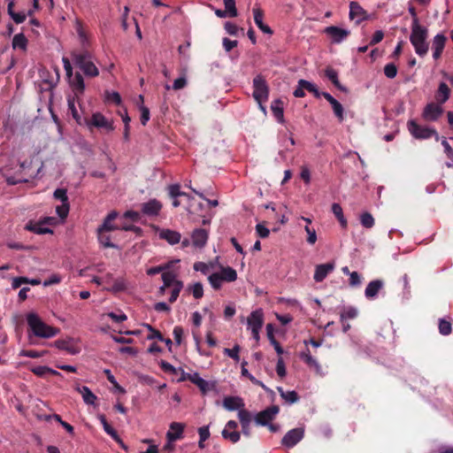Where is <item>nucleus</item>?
Returning <instances> with one entry per match:
<instances>
[{
    "mask_svg": "<svg viewBox=\"0 0 453 453\" xmlns=\"http://www.w3.org/2000/svg\"><path fill=\"white\" fill-rule=\"evenodd\" d=\"M185 426L181 423L173 422L170 425V430L166 434L169 441H174L182 438Z\"/></svg>",
    "mask_w": 453,
    "mask_h": 453,
    "instance_id": "obj_23",
    "label": "nucleus"
},
{
    "mask_svg": "<svg viewBox=\"0 0 453 453\" xmlns=\"http://www.w3.org/2000/svg\"><path fill=\"white\" fill-rule=\"evenodd\" d=\"M189 289L196 299H200L203 297V284L201 282H196L193 286H190Z\"/></svg>",
    "mask_w": 453,
    "mask_h": 453,
    "instance_id": "obj_47",
    "label": "nucleus"
},
{
    "mask_svg": "<svg viewBox=\"0 0 453 453\" xmlns=\"http://www.w3.org/2000/svg\"><path fill=\"white\" fill-rule=\"evenodd\" d=\"M238 418L242 426V431L244 435L250 436V423L252 419L251 413L246 410L242 409L238 411Z\"/></svg>",
    "mask_w": 453,
    "mask_h": 453,
    "instance_id": "obj_18",
    "label": "nucleus"
},
{
    "mask_svg": "<svg viewBox=\"0 0 453 453\" xmlns=\"http://www.w3.org/2000/svg\"><path fill=\"white\" fill-rule=\"evenodd\" d=\"M225 29L226 31L230 35H237V32L239 30L238 27L230 22V21H227L225 23Z\"/></svg>",
    "mask_w": 453,
    "mask_h": 453,
    "instance_id": "obj_64",
    "label": "nucleus"
},
{
    "mask_svg": "<svg viewBox=\"0 0 453 453\" xmlns=\"http://www.w3.org/2000/svg\"><path fill=\"white\" fill-rule=\"evenodd\" d=\"M182 288H183V282L177 281L175 283V286L172 288V291H171V296L169 298V302L171 303H174L177 300Z\"/></svg>",
    "mask_w": 453,
    "mask_h": 453,
    "instance_id": "obj_45",
    "label": "nucleus"
},
{
    "mask_svg": "<svg viewBox=\"0 0 453 453\" xmlns=\"http://www.w3.org/2000/svg\"><path fill=\"white\" fill-rule=\"evenodd\" d=\"M276 372L280 378H284L286 376V366L282 357H279L277 360Z\"/></svg>",
    "mask_w": 453,
    "mask_h": 453,
    "instance_id": "obj_52",
    "label": "nucleus"
},
{
    "mask_svg": "<svg viewBox=\"0 0 453 453\" xmlns=\"http://www.w3.org/2000/svg\"><path fill=\"white\" fill-rule=\"evenodd\" d=\"M118 217L117 211H113L110 212L104 219L103 224L97 228L101 231L111 232L117 229H120L118 226L112 224V221Z\"/></svg>",
    "mask_w": 453,
    "mask_h": 453,
    "instance_id": "obj_27",
    "label": "nucleus"
},
{
    "mask_svg": "<svg viewBox=\"0 0 453 453\" xmlns=\"http://www.w3.org/2000/svg\"><path fill=\"white\" fill-rule=\"evenodd\" d=\"M253 98L256 102L267 101L269 97V86L262 74L253 79Z\"/></svg>",
    "mask_w": 453,
    "mask_h": 453,
    "instance_id": "obj_4",
    "label": "nucleus"
},
{
    "mask_svg": "<svg viewBox=\"0 0 453 453\" xmlns=\"http://www.w3.org/2000/svg\"><path fill=\"white\" fill-rule=\"evenodd\" d=\"M384 287L382 280H374L368 283L365 290V296L367 299L372 300L377 297L379 292Z\"/></svg>",
    "mask_w": 453,
    "mask_h": 453,
    "instance_id": "obj_17",
    "label": "nucleus"
},
{
    "mask_svg": "<svg viewBox=\"0 0 453 453\" xmlns=\"http://www.w3.org/2000/svg\"><path fill=\"white\" fill-rule=\"evenodd\" d=\"M10 17L16 24L23 23L27 19V14L24 12L11 13Z\"/></svg>",
    "mask_w": 453,
    "mask_h": 453,
    "instance_id": "obj_57",
    "label": "nucleus"
},
{
    "mask_svg": "<svg viewBox=\"0 0 453 453\" xmlns=\"http://www.w3.org/2000/svg\"><path fill=\"white\" fill-rule=\"evenodd\" d=\"M448 38L443 34H437L432 40L433 58L438 60L441 58L444 50Z\"/></svg>",
    "mask_w": 453,
    "mask_h": 453,
    "instance_id": "obj_11",
    "label": "nucleus"
},
{
    "mask_svg": "<svg viewBox=\"0 0 453 453\" xmlns=\"http://www.w3.org/2000/svg\"><path fill=\"white\" fill-rule=\"evenodd\" d=\"M323 97L332 105L334 113L336 116V118L340 121H342L344 119V110L342 105L327 92L323 93Z\"/></svg>",
    "mask_w": 453,
    "mask_h": 453,
    "instance_id": "obj_22",
    "label": "nucleus"
},
{
    "mask_svg": "<svg viewBox=\"0 0 453 453\" xmlns=\"http://www.w3.org/2000/svg\"><path fill=\"white\" fill-rule=\"evenodd\" d=\"M450 96V88L445 82L439 84L438 89L435 92V99L439 105L446 103Z\"/></svg>",
    "mask_w": 453,
    "mask_h": 453,
    "instance_id": "obj_25",
    "label": "nucleus"
},
{
    "mask_svg": "<svg viewBox=\"0 0 453 453\" xmlns=\"http://www.w3.org/2000/svg\"><path fill=\"white\" fill-rule=\"evenodd\" d=\"M27 39L24 35L23 33L17 34L13 36L12 39V48L15 49H20L22 50H26L27 47Z\"/></svg>",
    "mask_w": 453,
    "mask_h": 453,
    "instance_id": "obj_34",
    "label": "nucleus"
},
{
    "mask_svg": "<svg viewBox=\"0 0 453 453\" xmlns=\"http://www.w3.org/2000/svg\"><path fill=\"white\" fill-rule=\"evenodd\" d=\"M162 280H163V285H165V287H172L173 288L175 286V283L177 281H180L179 280H176V275L173 273V272H164L162 273Z\"/></svg>",
    "mask_w": 453,
    "mask_h": 453,
    "instance_id": "obj_38",
    "label": "nucleus"
},
{
    "mask_svg": "<svg viewBox=\"0 0 453 453\" xmlns=\"http://www.w3.org/2000/svg\"><path fill=\"white\" fill-rule=\"evenodd\" d=\"M304 229L308 234L307 242L310 244H314L317 241L316 231L313 228H311L308 225L304 227Z\"/></svg>",
    "mask_w": 453,
    "mask_h": 453,
    "instance_id": "obj_60",
    "label": "nucleus"
},
{
    "mask_svg": "<svg viewBox=\"0 0 453 453\" xmlns=\"http://www.w3.org/2000/svg\"><path fill=\"white\" fill-rule=\"evenodd\" d=\"M410 42L418 56L424 58L429 50L428 29L421 25L411 26Z\"/></svg>",
    "mask_w": 453,
    "mask_h": 453,
    "instance_id": "obj_2",
    "label": "nucleus"
},
{
    "mask_svg": "<svg viewBox=\"0 0 453 453\" xmlns=\"http://www.w3.org/2000/svg\"><path fill=\"white\" fill-rule=\"evenodd\" d=\"M301 359L310 367L319 368V365L317 360L312 357L310 353V350L307 349L306 351H303L300 354Z\"/></svg>",
    "mask_w": 453,
    "mask_h": 453,
    "instance_id": "obj_39",
    "label": "nucleus"
},
{
    "mask_svg": "<svg viewBox=\"0 0 453 453\" xmlns=\"http://www.w3.org/2000/svg\"><path fill=\"white\" fill-rule=\"evenodd\" d=\"M219 273L220 274L222 280H224L226 282H233L237 279L236 271L230 266H222Z\"/></svg>",
    "mask_w": 453,
    "mask_h": 453,
    "instance_id": "obj_32",
    "label": "nucleus"
},
{
    "mask_svg": "<svg viewBox=\"0 0 453 453\" xmlns=\"http://www.w3.org/2000/svg\"><path fill=\"white\" fill-rule=\"evenodd\" d=\"M70 85L76 96L81 95L85 89V84L82 75L76 73L73 77L69 78Z\"/></svg>",
    "mask_w": 453,
    "mask_h": 453,
    "instance_id": "obj_24",
    "label": "nucleus"
},
{
    "mask_svg": "<svg viewBox=\"0 0 453 453\" xmlns=\"http://www.w3.org/2000/svg\"><path fill=\"white\" fill-rule=\"evenodd\" d=\"M408 129L416 139H428L434 136L435 140L438 141L440 138L434 128L420 126L415 120L408 122Z\"/></svg>",
    "mask_w": 453,
    "mask_h": 453,
    "instance_id": "obj_5",
    "label": "nucleus"
},
{
    "mask_svg": "<svg viewBox=\"0 0 453 453\" xmlns=\"http://www.w3.org/2000/svg\"><path fill=\"white\" fill-rule=\"evenodd\" d=\"M443 109L435 103L427 104L422 112V118L426 121H436L442 114Z\"/></svg>",
    "mask_w": 453,
    "mask_h": 453,
    "instance_id": "obj_10",
    "label": "nucleus"
},
{
    "mask_svg": "<svg viewBox=\"0 0 453 453\" xmlns=\"http://www.w3.org/2000/svg\"><path fill=\"white\" fill-rule=\"evenodd\" d=\"M280 408L277 405H272L265 410L258 412L255 416V422L259 426H267L274 419L275 416L279 413Z\"/></svg>",
    "mask_w": 453,
    "mask_h": 453,
    "instance_id": "obj_7",
    "label": "nucleus"
},
{
    "mask_svg": "<svg viewBox=\"0 0 453 453\" xmlns=\"http://www.w3.org/2000/svg\"><path fill=\"white\" fill-rule=\"evenodd\" d=\"M148 329L150 331V334L148 335L149 340L157 339L158 341H165L163 334L157 329L153 328L150 325H147Z\"/></svg>",
    "mask_w": 453,
    "mask_h": 453,
    "instance_id": "obj_53",
    "label": "nucleus"
},
{
    "mask_svg": "<svg viewBox=\"0 0 453 453\" xmlns=\"http://www.w3.org/2000/svg\"><path fill=\"white\" fill-rule=\"evenodd\" d=\"M325 33L331 37L333 42L340 43L349 36L350 32L335 26H330L325 28Z\"/></svg>",
    "mask_w": 453,
    "mask_h": 453,
    "instance_id": "obj_13",
    "label": "nucleus"
},
{
    "mask_svg": "<svg viewBox=\"0 0 453 453\" xmlns=\"http://www.w3.org/2000/svg\"><path fill=\"white\" fill-rule=\"evenodd\" d=\"M188 380L189 381L194 383L196 386H197L203 394H206L210 390L208 381H206L205 380L201 378L197 372L191 374V373H186L182 371V378L180 379V380Z\"/></svg>",
    "mask_w": 453,
    "mask_h": 453,
    "instance_id": "obj_15",
    "label": "nucleus"
},
{
    "mask_svg": "<svg viewBox=\"0 0 453 453\" xmlns=\"http://www.w3.org/2000/svg\"><path fill=\"white\" fill-rule=\"evenodd\" d=\"M77 33H78V35H79V38L81 40V43L82 46L81 49L88 48V37H87L86 33L83 30L81 25H79L77 27Z\"/></svg>",
    "mask_w": 453,
    "mask_h": 453,
    "instance_id": "obj_54",
    "label": "nucleus"
},
{
    "mask_svg": "<svg viewBox=\"0 0 453 453\" xmlns=\"http://www.w3.org/2000/svg\"><path fill=\"white\" fill-rule=\"evenodd\" d=\"M253 14H254V21L255 24L257 26V27L263 31L265 34H273V30L270 28L269 26L264 24L263 19H264V12L260 8H254L253 9Z\"/></svg>",
    "mask_w": 453,
    "mask_h": 453,
    "instance_id": "obj_26",
    "label": "nucleus"
},
{
    "mask_svg": "<svg viewBox=\"0 0 453 453\" xmlns=\"http://www.w3.org/2000/svg\"><path fill=\"white\" fill-rule=\"evenodd\" d=\"M162 208V204L156 199H151L142 204V211L148 216H157Z\"/></svg>",
    "mask_w": 453,
    "mask_h": 453,
    "instance_id": "obj_21",
    "label": "nucleus"
},
{
    "mask_svg": "<svg viewBox=\"0 0 453 453\" xmlns=\"http://www.w3.org/2000/svg\"><path fill=\"white\" fill-rule=\"evenodd\" d=\"M107 233L97 229L98 242L104 248H114L115 245L111 242V236Z\"/></svg>",
    "mask_w": 453,
    "mask_h": 453,
    "instance_id": "obj_37",
    "label": "nucleus"
},
{
    "mask_svg": "<svg viewBox=\"0 0 453 453\" xmlns=\"http://www.w3.org/2000/svg\"><path fill=\"white\" fill-rule=\"evenodd\" d=\"M303 428H293L284 435V437L281 440V444L287 448H293L303 438Z\"/></svg>",
    "mask_w": 453,
    "mask_h": 453,
    "instance_id": "obj_8",
    "label": "nucleus"
},
{
    "mask_svg": "<svg viewBox=\"0 0 453 453\" xmlns=\"http://www.w3.org/2000/svg\"><path fill=\"white\" fill-rule=\"evenodd\" d=\"M50 371V368L48 366L39 365L32 369V372L40 377H44L48 375V372Z\"/></svg>",
    "mask_w": 453,
    "mask_h": 453,
    "instance_id": "obj_62",
    "label": "nucleus"
},
{
    "mask_svg": "<svg viewBox=\"0 0 453 453\" xmlns=\"http://www.w3.org/2000/svg\"><path fill=\"white\" fill-rule=\"evenodd\" d=\"M74 65L79 67L86 76L96 77L98 68L92 62V53L88 48L73 50L71 54Z\"/></svg>",
    "mask_w": 453,
    "mask_h": 453,
    "instance_id": "obj_1",
    "label": "nucleus"
},
{
    "mask_svg": "<svg viewBox=\"0 0 453 453\" xmlns=\"http://www.w3.org/2000/svg\"><path fill=\"white\" fill-rule=\"evenodd\" d=\"M159 365L165 372H169V373H173V374L177 373L176 368L173 365H172L170 363H168L165 360H161L159 363Z\"/></svg>",
    "mask_w": 453,
    "mask_h": 453,
    "instance_id": "obj_58",
    "label": "nucleus"
},
{
    "mask_svg": "<svg viewBox=\"0 0 453 453\" xmlns=\"http://www.w3.org/2000/svg\"><path fill=\"white\" fill-rule=\"evenodd\" d=\"M244 405L243 399L240 396H226L223 399V407L230 411L242 410Z\"/></svg>",
    "mask_w": 453,
    "mask_h": 453,
    "instance_id": "obj_19",
    "label": "nucleus"
},
{
    "mask_svg": "<svg viewBox=\"0 0 453 453\" xmlns=\"http://www.w3.org/2000/svg\"><path fill=\"white\" fill-rule=\"evenodd\" d=\"M161 239L165 240L168 243L173 245L180 242L181 235L179 232L166 229L161 231L159 234Z\"/></svg>",
    "mask_w": 453,
    "mask_h": 453,
    "instance_id": "obj_29",
    "label": "nucleus"
},
{
    "mask_svg": "<svg viewBox=\"0 0 453 453\" xmlns=\"http://www.w3.org/2000/svg\"><path fill=\"white\" fill-rule=\"evenodd\" d=\"M283 103L280 99L273 100L271 104V110L275 117V119L280 122L283 123L284 121V114H283Z\"/></svg>",
    "mask_w": 453,
    "mask_h": 453,
    "instance_id": "obj_30",
    "label": "nucleus"
},
{
    "mask_svg": "<svg viewBox=\"0 0 453 453\" xmlns=\"http://www.w3.org/2000/svg\"><path fill=\"white\" fill-rule=\"evenodd\" d=\"M361 284V277L357 272L349 273V286L357 287Z\"/></svg>",
    "mask_w": 453,
    "mask_h": 453,
    "instance_id": "obj_61",
    "label": "nucleus"
},
{
    "mask_svg": "<svg viewBox=\"0 0 453 453\" xmlns=\"http://www.w3.org/2000/svg\"><path fill=\"white\" fill-rule=\"evenodd\" d=\"M79 391L82 395L83 401L87 404H94L96 396L94 395V393L86 386H82L81 388H79Z\"/></svg>",
    "mask_w": 453,
    "mask_h": 453,
    "instance_id": "obj_36",
    "label": "nucleus"
},
{
    "mask_svg": "<svg viewBox=\"0 0 453 453\" xmlns=\"http://www.w3.org/2000/svg\"><path fill=\"white\" fill-rule=\"evenodd\" d=\"M334 269V263H326V264H321L318 265L315 268L314 273V280L316 282H321L323 281L328 273L333 272Z\"/></svg>",
    "mask_w": 453,
    "mask_h": 453,
    "instance_id": "obj_16",
    "label": "nucleus"
},
{
    "mask_svg": "<svg viewBox=\"0 0 453 453\" xmlns=\"http://www.w3.org/2000/svg\"><path fill=\"white\" fill-rule=\"evenodd\" d=\"M439 332L442 335H449L452 332V326L451 323L444 319H439Z\"/></svg>",
    "mask_w": 453,
    "mask_h": 453,
    "instance_id": "obj_42",
    "label": "nucleus"
},
{
    "mask_svg": "<svg viewBox=\"0 0 453 453\" xmlns=\"http://www.w3.org/2000/svg\"><path fill=\"white\" fill-rule=\"evenodd\" d=\"M26 230H28L30 232H33L37 234H52L53 231L50 228L44 227L42 222H33L29 221L26 226Z\"/></svg>",
    "mask_w": 453,
    "mask_h": 453,
    "instance_id": "obj_28",
    "label": "nucleus"
},
{
    "mask_svg": "<svg viewBox=\"0 0 453 453\" xmlns=\"http://www.w3.org/2000/svg\"><path fill=\"white\" fill-rule=\"evenodd\" d=\"M256 231L261 238H266L270 234L269 229L263 223H259L256 226Z\"/></svg>",
    "mask_w": 453,
    "mask_h": 453,
    "instance_id": "obj_56",
    "label": "nucleus"
},
{
    "mask_svg": "<svg viewBox=\"0 0 453 453\" xmlns=\"http://www.w3.org/2000/svg\"><path fill=\"white\" fill-rule=\"evenodd\" d=\"M170 268V264H165L158 266L150 267L147 270V274L150 276L156 275L160 273H164L165 270Z\"/></svg>",
    "mask_w": 453,
    "mask_h": 453,
    "instance_id": "obj_50",
    "label": "nucleus"
},
{
    "mask_svg": "<svg viewBox=\"0 0 453 453\" xmlns=\"http://www.w3.org/2000/svg\"><path fill=\"white\" fill-rule=\"evenodd\" d=\"M87 126L91 127H96L103 129L106 133H110L114 130L113 122L106 119L101 112H95L91 118L86 121Z\"/></svg>",
    "mask_w": 453,
    "mask_h": 453,
    "instance_id": "obj_6",
    "label": "nucleus"
},
{
    "mask_svg": "<svg viewBox=\"0 0 453 453\" xmlns=\"http://www.w3.org/2000/svg\"><path fill=\"white\" fill-rule=\"evenodd\" d=\"M169 196L172 198H177L180 192V186L179 184H173L168 187Z\"/></svg>",
    "mask_w": 453,
    "mask_h": 453,
    "instance_id": "obj_63",
    "label": "nucleus"
},
{
    "mask_svg": "<svg viewBox=\"0 0 453 453\" xmlns=\"http://www.w3.org/2000/svg\"><path fill=\"white\" fill-rule=\"evenodd\" d=\"M248 328L251 331L261 330L264 325V313L262 309L253 311L247 319Z\"/></svg>",
    "mask_w": 453,
    "mask_h": 453,
    "instance_id": "obj_14",
    "label": "nucleus"
},
{
    "mask_svg": "<svg viewBox=\"0 0 453 453\" xmlns=\"http://www.w3.org/2000/svg\"><path fill=\"white\" fill-rule=\"evenodd\" d=\"M173 337L177 345H180L183 336V328L180 326H176L173 328Z\"/></svg>",
    "mask_w": 453,
    "mask_h": 453,
    "instance_id": "obj_59",
    "label": "nucleus"
},
{
    "mask_svg": "<svg viewBox=\"0 0 453 453\" xmlns=\"http://www.w3.org/2000/svg\"><path fill=\"white\" fill-rule=\"evenodd\" d=\"M208 280L211 284V286L215 289L218 290L221 288L222 283L225 281L222 280L221 276L218 273H213L208 277Z\"/></svg>",
    "mask_w": 453,
    "mask_h": 453,
    "instance_id": "obj_41",
    "label": "nucleus"
},
{
    "mask_svg": "<svg viewBox=\"0 0 453 453\" xmlns=\"http://www.w3.org/2000/svg\"><path fill=\"white\" fill-rule=\"evenodd\" d=\"M384 73L389 79L395 78L397 74L396 65L394 63L387 64L384 67Z\"/></svg>",
    "mask_w": 453,
    "mask_h": 453,
    "instance_id": "obj_48",
    "label": "nucleus"
},
{
    "mask_svg": "<svg viewBox=\"0 0 453 453\" xmlns=\"http://www.w3.org/2000/svg\"><path fill=\"white\" fill-rule=\"evenodd\" d=\"M53 196H54V197L57 200L61 201L63 204L69 203H68V196H67L66 189H65V188H57L54 191Z\"/></svg>",
    "mask_w": 453,
    "mask_h": 453,
    "instance_id": "obj_49",
    "label": "nucleus"
},
{
    "mask_svg": "<svg viewBox=\"0 0 453 453\" xmlns=\"http://www.w3.org/2000/svg\"><path fill=\"white\" fill-rule=\"evenodd\" d=\"M326 77L331 81V82L340 90L346 91V88L340 83L338 79V73L332 68L331 66H327L325 70Z\"/></svg>",
    "mask_w": 453,
    "mask_h": 453,
    "instance_id": "obj_31",
    "label": "nucleus"
},
{
    "mask_svg": "<svg viewBox=\"0 0 453 453\" xmlns=\"http://www.w3.org/2000/svg\"><path fill=\"white\" fill-rule=\"evenodd\" d=\"M208 232L203 228H196L192 233V242L195 247L203 248L208 241Z\"/></svg>",
    "mask_w": 453,
    "mask_h": 453,
    "instance_id": "obj_20",
    "label": "nucleus"
},
{
    "mask_svg": "<svg viewBox=\"0 0 453 453\" xmlns=\"http://www.w3.org/2000/svg\"><path fill=\"white\" fill-rule=\"evenodd\" d=\"M357 316V311L353 307H349L341 314V321L342 323H343L345 319H355Z\"/></svg>",
    "mask_w": 453,
    "mask_h": 453,
    "instance_id": "obj_51",
    "label": "nucleus"
},
{
    "mask_svg": "<svg viewBox=\"0 0 453 453\" xmlns=\"http://www.w3.org/2000/svg\"><path fill=\"white\" fill-rule=\"evenodd\" d=\"M361 224L365 228H371L374 225V219L369 212H364L360 217Z\"/></svg>",
    "mask_w": 453,
    "mask_h": 453,
    "instance_id": "obj_44",
    "label": "nucleus"
},
{
    "mask_svg": "<svg viewBox=\"0 0 453 453\" xmlns=\"http://www.w3.org/2000/svg\"><path fill=\"white\" fill-rule=\"evenodd\" d=\"M225 11L227 12L228 17L234 18L238 15L235 5V0H223Z\"/></svg>",
    "mask_w": 453,
    "mask_h": 453,
    "instance_id": "obj_40",
    "label": "nucleus"
},
{
    "mask_svg": "<svg viewBox=\"0 0 453 453\" xmlns=\"http://www.w3.org/2000/svg\"><path fill=\"white\" fill-rule=\"evenodd\" d=\"M105 96L106 99L110 102H112L116 104H119L121 103V97L118 92L105 91Z\"/></svg>",
    "mask_w": 453,
    "mask_h": 453,
    "instance_id": "obj_55",
    "label": "nucleus"
},
{
    "mask_svg": "<svg viewBox=\"0 0 453 453\" xmlns=\"http://www.w3.org/2000/svg\"><path fill=\"white\" fill-rule=\"evenodd\" d=\"M27 324L37 337L51 338L58 334L59 330L56 327L45 324L37 314L31 312L27 316Z\"/></svg>",
    "mask_w": 453,
    "mask_h": 453,
    "instance_id": "obj_3",
    "label": "nucleus"
},
{
    "mask_svg": "<svg viewBox=\"0 0 453 453\" xmlns=\"http://www.w3.org/2000/svg\"><path fill=\"white\" fill-rule=\"evenodd\" d=\"M298 84L301 85L303 88H305L307 91L312 93L316 98L323 96L324 92H319L315 84L303 79L298 81Z\"/></svg>",
    "mask_w": 453,
    "mask_h": 453,
    "instance_id": "obj_35",
    "label": "nucleus"
},
{
    "mask_svg": "<svg viewBox=\"0 0 453 453\" xmlns=\"http://www.w3.org/2000/svg\"><path fill=\"white\" fill-rule=\"evenodd\" d=\"M100 421L107 434L111 435V438H118V434L116 430L107 422V419L104 415L100 417Z\"/></svg>",
    "mask_w": 453,
    "mask_h": 453,
    "instance_id": "obj_43",
    "label": "nucleus"
},
{
    "mask_svg": "<svg viewBox=\"0 0 453 453\" xmlns=\"http://www.w3.org/2000/svg\"><path fill=\"white\" fill-rule=\"evenodd\" d=\"M240 346L238 344L234 345L233 349H224V354L233 358L234 361L238 362L240 360Z\"/></svg>",
    "mask_w": 453,
    "mask_h": 453,
    "instance_id": "obj_46",
    "label": "nucleus"
},
{
    "mask_svg": "<svg viewBox=\"0 0 453 453\" xmlns=\"http://www.w3.org/2000/svg\"><path fill=\"white\" fill-rule=\"evenodd\" d=\"M280 396L288 403H296L299 400V395L295 390L291 391H284L281 387L277 388Z\"/></svg>",
    "mask_w": 453,
    "mask_h": 453,
    "instance_id": "obj_33",
    "label": "nucleus"
},
{
    "mask_svg": "<svg viewBox=\"0 0 453 453\" xmlns=\"http://www.w3.org/2000/svg\"><path fill=\"white\" fill-rule=\"evenodd\" d=\"M349 16L351 20H355L357 25L369 18L367 12L357 2L354 1L349 4Z\"/></svg>",
    "mask_w": 453,
    "mask_h": 453,
    "instance_id": "obj_9",
    "label": "nucleus"
},
{
    "mask_svg": "<svg viewBox=\"0 0 453 453\" xmlns=\"http://www.w3.org/2000/svg\"><path fill=\"white\" fill-rule=\"evenodd\" d=\"M237 427L238 424L236 421L229 420L222 431L223 438L233 443L237 442L241 438L240 433L236 431Z\"/></svg>",
    "mask_w": 453,
    "mask_h": 453,
    "instance_id": "obj_12",
    "label": "nucleus"
}]
</instances>
